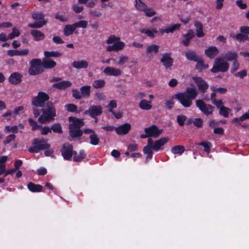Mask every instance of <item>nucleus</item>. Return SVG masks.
I'll use <instances>...</instances> for the list:
<instances>
[{
  "instance_id": "1",
  "label": "nucleus",
  "mask_w": 249,
  "mask_h": 249,
  "mask_svg": "<svg viewBox=\"0 0 249 249\" xmlns=\"http://www.w3.org/2000/svg\"><path fill=\"white\" fill-rule=\"evenodd\" d=\"M198 92L195 87H188L184 92L175 95V98L185 107H189L193 104V100L195 99Z\"/></svg>"
},
{
  "instance_id": "64",
  "label": "nucleus",
  "mask_w": 249,
  "mask_h": 249,
  "mask_svg": "<svg viewBox=\"0 0 249 249\" xmlns=\"http://www.w3.org/2000/svg\"><path fill=\"white\" fill-rule=\"evenodd\" d=\"M144 11L145 12L146 15L149 17H152L156 14V12L151 8H146V10Z\"/></svg>"
},
{
  "instance_id": "16",
  "label": "nucleus",
  "mask_w": 249,
  "mask_h": 249,
  "mask_svg": "<svg viewBox=\"0 0 249 249\" xmlns=\"http://www.w3.org/2000/svg\"><path fill=\"white\" fill-rule=\"evenodd\" d=\"M131 129V125L128 123H125L117 127H116L115 131L119 135H125L128 133Z\"/></svg>"
},
{
  "instance_id": "26",
  "label": "nucleus",
  "mask_w": 249,
  "mask_h": 249,
  "mask_svg": "<svg viewBox=\"0 0 249 249\" xmlns=\"http://www.w3.org/2000/svg\"><path fill=\"white\" fill-rule=\"evenodd\" d=\"M196 27V35L198 37H201L204 36L205 34L203 31V25L199 21H196L194 23Z\"/></svg>"
},
{
  "instance_id": "41",
  "label": "nucleus",
  "mask_w": 249,
  "mask_h": 249,
  "mask_svg": "<svg viewBox=\"0 0 249 249\" xmlns=\"http://www.w3.org/2000/svg\"><path fill=\"white\" fill-rule=\"evenodd\" d=\"M231 111V109L228 107H223L220 108L219 113L225 118L229 117V113Z\"/></svg>"
},
{
  "instance_id": "48",
  "label": "nucleus",
  "mask_w": 249,
  "mask_h": 249,
  "mask_svg": "<svg viewBox=\"0 0 249 249\" xmlns=\"http://www.w3.org/2000/svg\"><path fill=\"white\" fill-rule=\"evenodd\" d=\"M4 132L6 133H9L10 132L13 133H17L18 132V126L17 125H14L13 126L10 127V126H6L4 128Z\"/></svg>"
},
{
  "instance_id": "49",
  "label": "nucleus",
  "mask_w": 249,
  "mask_h": 249,
  "mask_svg": "<svg viewBox=\"0 0 249 249\" xmlns=\"http://www.w3.org/2000/svg\"><path fill=\"white\" fill-rule=\"evenodd\" d=\"M32 18L36 21L45 20L44 15L41 13H34L32 14Z\"/></svg>"
},
{
  "instance_id": "47",
  "label": "nucleus",
  "mask_w": 249,
  "mask_h": 249,
  "mask_svg": "<svg viewBox=\"0 0 249 249\" xmlns=\"http://www.w3.org/2000/svg\"><path fill=\"white\" fill-rule=\"evenodd\" d=\"M187 120L186 116L183 115H180L177 116V120L179 125L182 126L184 125V122Z\"/></svg>"
},
{
  "instance_id": "30",
  "label": "nucleus",
  "mask_w": 249,
  "mask_h": 249,
  "mask_svg": "<svg viewBox=\"0 0 249 249\" xmlns=\"http://www.w3.org/2000/svg\"><path fill=\"white\" fill-rule=\"evenodd\" d=\"M90 86H84L81 87L80 89L82 97L85 98L89 97L90 93Z\"/></svg>"
},
{
  "instance_id": "38",
  "label": "nucleus",
  "mask_w": 249,
  "mask_h": 249,
  "mask_svg": "<svg viewBox=\"0 0 249 249\" xmlns=\"http://www.w3.org/2000/svg\"><path fill=\"white\" fill-rule=\"evenodd\" d=\"M105 81L102 79L95 80L92 83V86L95 89H100L105 85Z\"/></svg>"
},
{
  "instance_id": "43",
  "label": "nucleus",
  "mask_w": 249,
  "mask_h": 249,
  "mask_svg": "<svg viewBox=\"0 0 249 249\" xmlns=\"http://www.w3.org/2000/svg\"><path fill=\"white\" fill-rule=\"evenodd\" d=\"M44 55L46 58H49L50 57H59L61 55V53L58 52H44Z\"/></svg>"
},
{
  "instance_id": "42",
  "label": "nucleus",
  "mask_w": 249,
  "mask_h": 249,
  "mask_svg": "<svg viewBox=\"0 0 249 249\" xmlns=\"http://www.w3.org/2000/svg\"><path fill=\"white\" fill-rule=\"evenodd\" d=\"M235 38L239 42H244L245 40H249V37L247 35L242 33L237 34L235 36Z\"/></svg>"
},
{
  "instance_id": "61",
  "label": "nucleus",
  "mask_w": 249,
  "mask_h": 249,
  "mask_svg": "<svg viewBox=\"0 0 249 249\" xmlns=\"http://www.w3.org/2000/svg\"><path fill=\"white\" fill-rule=\"evenodd\" d=\"M108 107L109 108V111L111 112H113L112 109L117 107L116 101L114 100H111L110 103L108 105Z\"/></svg>"
},
{
  "instance_id": "60",
  "label": "nucleus",
  "mask_w": 249,
  "mask_h": 249,
  "mask_svg": "<svg viewBox=\"0 0 249 249\" xmlns=\"http://www.w3.org/2000/svg\"><path fill=\"white\" fill-rule=\"evenodd\" d=\"M89 14L90 16L93 17H100L102 16V13L96 10H90L89 11Z\"/></svg>"
},
{
  "instance_id": "21",
  "label": "nucleus",
  "mask_w": 249,
  "mask_h": 249,
  "mask_svg": "<svg viewBox=\"0 0 249 249\" xmlns=\"http://www.w3.org/2000/svg\"><path fill=\"white\" fill-rule=\"evenodd\" d=\"M140 32L146 35L149 37L154 38L155 34L158 33V30L156 28H142L140 30Z\"/></svg>"
},
{
  "instance_id": "39",
  "label": "nucleus",
  "mask_w": 249,
  "mask_h": 249,
  "mask_svg": "<svg viewBox=\"0 0 249 249\" xmlns=\"http://www.w3.org/2000/svg\"><path fill=\"white\" fill-rule=\"evenodd\" d=\"M89 139H90V143L94 145H96L98 144L99 142V138H98L97 135L95 133V132L89 135Z\"/></svg>"
},
{
  "instance_id": "7",
  "label": "nucleus",
  "mask_w": 249,
  "mask_h": 249,
  "mask_svg": "<svg viewBox=\"0 0 249 249\" xmlns=\"http://www.w3.org/2000/svg\"><path fill=\"white\" fill-rule=\"evenodd\" d=\"M196 105L202 112L207 116L212 114L213 112V107L211 105L206 104L202 100H196Z\"/></svg>"
},
{
  "instance_id": "34",
  "label": "nucleus",
  "mask_w": 249,
  "mask_h": 249,
  "mask_svg": "<svg viewBox=\"0 0 249 249\" xmlns=\"http://www.w3.org/2000/svg\"><path fill=\"white\" fill-rule=\"evenodd\" d=\"M28 189L32 192H40L42 191V186L40 185L35 184L32 182H30L28 184Z\"/></svg>"
},
{
  "instance_id": "13",
  "label": "nucleus",
  "mask_w": 249,
  "mask_h": 249,
  "mask_svg": "<svg viewBox=\"0 0 249 249\" xmlns=\"http://www.w3.org/2000/svg\"><path fill=\"white\" fill-rule=\"evenodd\" d=\"M193 80L195 81L198 89L201 92L204 93L209 88L208 83L201 77H193Z\"/></svg>"
},
{
  "instance_id": "53",
  "label": "nucleus",
  "mask_w": 249,
  "mask_h": 249,
  "mask_svg": "<svg viewBox=\"0 0 249 249\" xmlns=\"http://www.w3.org/2000/svg\"><path fill=\"white\" fill-rule=\"evenodd\" d=\"M199 145L203 146L204 147V151L209 153L211 150V146L212 145L211 142H200Z\"/></svg>"
},
{
  "instance_id": "6",
  "label": "nucleus",
  "mask_w": 249,
  "mask_h": 249,
  "mask_svg": "<svg viewBox=\"0 0 249 249\" xmlns=\"http://www.w3.org/2000/svg\"><path fill=\"white\" fill-rule=\"evenodd\" d=\"M29 73L32 75H37L43 71L42 61L40 59H33L30 62Z\"/></svg>"
},
{
  "instance_id": "12",
  "label": "nucleus",
  "mask_w": 249,
  "mask_h": 249,
  "mask_svg": "<svg viewBox=\"0 0 249 249\" xmlns=\"http://www.w3.org/2000/svg\"><path fill=\"white\" fill-rule=\"evenodd\" d=\"M61 153L65 160H70L71 158L72 154L74 155V152L73 151L72 146L69 143H64L61 149Z\"/></svg>"
},
{
  "instance_id": "45",
  "label": "nucleus",
  "mask_w": 249,
  "mask_h": 249,
  "mask_svg": "<svg viewBox=\"0 0 249 249\" xmlns=\"http://www.w3.org/2000/svg\"><path fill=\"white\" fill-rule=\"evenodd\" d=\"M86 157V154L84 151H81L79 155H77L76 153L74 152L73 156V160L75 161H80Z\"/></svg>"
},
{
  "instance_id": "44",
  "label": "nucleus",
  "mask_w": 249,
  "mask_h": 249,
  "mask_svg": "<svg viewBox=\"0 0 249 249\" xmlns=\"http://www.w3.org/2000/svg\"><path fill=\"white\" fill-rule=\"evenodd\" d=\"M51 129L54 132L57 133L58 134H62L63 133L61 126L59 124H53L51 126Z\"/></svg>"
},
{
  "instance_id": "18",
  "label": "nucleus",
  "mask_w": 249,
  "mask_h": 249,
  "mask_svg": "<svg viewBox=\"0 0 249 249\" xmlns=\"http://www.w3.org/2000/svg\"><path fill=\"white\" fill-rule=\"evenodd\" d=\"M218 53L219 51L215 46L209 47L205 51V54L210 59H213Z\"/></svg>"
},
{
  "instance_id": "37",
  "label": "nucleus",
  "mask_w": 249,
  "mask_h": 249,
  "mask_svg": "<svg viewBox=\"0 0 249 249\" xmlns=\"http://www.w3.org/2000/svg\"><path fill=\"white\" fill-rule=\"evenodd\" d=\"M237 57V54L234 52H228L226 53L224 56V59L228 61H232L235 60Z\"/></svg>"
},
{
  "instance_id": "14",
  "label": "nucleus",
  "mask_w": 249,
  "mask_h": 249,
  "mask_svg": "<svg viewBox=\"0 0 249 249\" xmlns=\"http://www.w3.org/2000/svg\"><path fill=\"white\" fill-rule=\"evenodd\" d=\"M104 73L107 75L119 76L122 74L123 71L119 68L112 67H107L104 70Z\"/></svg>"
},
{
  "instance_id": "22",
  "label": "nucleus",
  "mask_w": 249,
  "mask_h": 249,
  "mask_svg": "<svg viewBox=\"0 0 249 249\" xmlns=\"http://www.w3.org/2000/svg\"><path fill=\"white\" fill-rule=\"evenodd\" d=\"M71 65L77 69H86L89 66V63L87 61L84 60L74 61L72 63Z\"/></svg>"
},
{
  "instance_id": "4",
  "label": "nucleus",
  "mask_w": 249,
  "mask_h": 249,
  "mask_svg": "<svg viewBox=\"0 0 249 249\" xmlns=\"http://www.w3.org/2000/svg\"><path fill=\"white\" fill-rule=\"evenodd\" d=\"M229 68V64L223 58L219 57L215 59L211 71L213 73L224 72L228 71Z\"/></svg>"
},
{
  "instance_id": "51",
  "label": "nucleus",
  "mask_w": 249,
  "mask_h": 249,
  "mask_svg": "<svg viewBox=\"0 0 249 249\" xmlns=\"http://www.w3.org/2000/svg\"><path fill=\"white\" fill-rule=\"evenodd\" d=\"M128 60V57L127 56L122 55L120 56L118 61V64L122 66L126 63Z\"/></svg>"
},
{
  "instance_id": "36",
  "label": "nucleus",
  "mask_w": 249,
  "mask_h": 249,
  "mask_svg": "<svg viewBox=\"0 0 249 249\" xmlns=\"http://www.w3.org/2000/svg\"><path fill=\"white\" fill-rule=\"evenodd\" d=\"M135 6L138 10L144 11L146 10V5L142 2L141 0H135Z\"/></svg>"
},
{
  "instance_id": "33",
  "label": "nucleus",
  "mask_w": 249,
  "mask_h": 249,
  "mask_svg": "<svg viewBox=\"0 0 249 249\" xmlns=\"http://www.w3.org/2000/svg\"><path fill=\"white\" fill-rule=\"evenodd\" d=\"M185 151V148L182 145H176L173 147L171 149V152L174 154L181 155Z\"/></svg>"
},
{
  "instance_id": "19",
  "label": "nucleus",
  "mask_w": 249,
  "mask_h": 249,
  "mask_svg": "<svg viewBox=\"0 0 249 249\" xmlns=\"http://www.w3.org/2000/svg\"><path fill=\"white\" fill-rule=\"evenodd\" d=\"M125 46L124 43L123 42L118 41L113 45L108 46L107 47V52L111 51H118L122 50Z\"/></svg>"
},
{
  "instance_id": "35",
  "label": "nucleus",
  "mask_w": 249,
  "mask_h": 249,
  "mask_svg": "<svg viewBox=\"0 0 249 249\" xmlns=\"http://www.w3.org/2000/svg\"><path fill=\"white\" fill-rule=\"evenodd\" d=\"M180 24L179 23L171 25L170 26L164 29L163 32H165L167 34L173 33L174 32L180 29Z\"/></svg>"
},
{
  "instance_id": "20",
  "label": "nucleus",
  "mask_w": 249,
  "mask_h": 249,
  "mask_svg": "<svg viewBox=\"0 0 249 249\" xmlns=\"http://www.w3.org/2000/svg\"><path fill=\"white\" fill-rule=\"evenodd\" d=\"M72 83L69 81H63L58 83L53 84V87L57 88L59 89H65L71 87Z\"/></svg>"
},
{
  "instance_id": "29",
  "label": "nucleus",
  "mask_w": 249,
  "mask_h": 249,
  "mask_svg": "<svg viewBox=\"0 0 249 249\" xmlns=\"http://www.w3.org/2000/svg\"><path fill=\"white\" fill-rule=\"evenodd\" d=\"M196 62V68L199 71L206 69L209 67V65L204 63V60L201 57L198 58V61Z\"/></svg>"
},
{
  "instance_id": "58",
  "label": "nucleus",
  "mask_w": 249,
  "mask_h": 249,
  "mask_svg": "<svg viewBox=\"0 0 249 249\" xmlns=\"http://www.w3.org/2000/svg\"><path fill=\"white\" fill-rule=\"evenodd\" d=\"M193 124L197 127H201L203 124V120L201 118L194 119Z\"/></svg>"
},
{
  "instance_id": "59",
  "label": "nucleus",
  "mask_w": 249,
  "mask_h": 249,
  "mask_svg": "<svg viewBox=\"0 0 249 249\" xmlns=\"http://www.w3.org/2000/svg\"><path fill=\"white\" fill-rule=\"evenodd\" d=\"M247 75V71L245 70H243L239 72H236L234 74V75L236 77H239L242 79Z\"/></svg>"
},
{
  "instance_id": "15",
  "label": "nucleus",
  "mask_w": 249,
  "mask_h": 249,
  "mask_svg": "<svg viewBox=\"0 0 249 249\" xmlns=\"http://www.w3.org/2000/svg\"><path fill=\"white\" fill-rule=\"evenodd\" d=\"M160 62L166 68L171 67L173 64V59L170 56V54L166 53L162 54Z\"/></svg>"
},
{
  "instance_id": "32",
  "label": "nucleus",
  "mask_w": 249,
  "mask_h": 249,
  "mask_svg": "<svg viewBox=\"0 0 249 249\" xmlns=\"http://www.w3.org/2000/svg\"><path fill=\"white\" fill-rule=\"evenodd\" d=\"M76 29L74 23L71 25H66L64 29V34L66 36H68L73 34V32Z\"/></svg>"
},
{
  "instance_id": "8",
  "label": "nucleus",
  "mask_w": 249,
  "mask_h": 249,
  "mask_svg": "<svg viewBox=\"0 0 249 249\" xmlns=\"http://www.w3.org/2000/svg\"><path fill=\"white\" fill-rule=\"evenodd\" d=\"M49 99V96L47 94L44 92H39L37 95L33 98L32 104L36 107H42Z\"/></svg>"
},
{
  "instance_id": "52",
  "label": "nucleus",
  "mask_w": 249,
  "mask_h": 249,
  "mask_svg": "<svg viewBox=\"0 0 249 249\" xmlns=\"http://www.w3.org/2000/svg\"><path fill=\"white\" fill-rule=\"evenodd\" d=\"M20 34V33L18 29L16 28H14L12 30V32L8 36L9 39H12L16 36H18Z\"/></svg>"
},
{
  "instance_id": "24",
  "label": "nucleus",
  "mask_w": 249,
  "mask_h": 249,
  "mask_svg": "<svg viewBox=\"0 0 249 249\" xmlns=\"http://www.w3.org/2000/svg\"><path fill=\"white\" fill-rule=\"evenodd\" d=\"M31 34L36 41L42 40L45 38L44 34L38 30H32L31 31Z\"/></svg>"
},
{
  "instance_id": "23",
  "label": "nucleus",
  "mask_w": 249,
  "mask_h": 249,
  "mask_svg": "<svg viewBox=\"0 0 249 249\" xmlns=\"http://www.w3.org/2000/svg\"><path fill=\"white\" fill-rule=\"evenodd\" d=\"M195 36V34L192 30H189L187 34L183 36L184 39L182 40V43L186 46L189 44L190 41Z\"/></svg>"
},
{
  "instance_id": "11",
  "label": "nucleus",
  "mask_w": 249,
  "mask_h": 249,
  "mask_svg": "<svg viewBox=\"0 0 249 249\" xmlns=\"http://www.w3.org/2000/svg\"><path fill=\"white\" fill-rule=\"evenodd\" d=\"M163 131L162 129H159L156 125H152L144 129V132L148 134L149 137L157 138L160 136Z\"/></svg>"
},
{
  "instance_id": "9",
  "label": "nucleus",
  "mask_w": 249,
  "mask_h": 249,
  "mask_svg": "<svg viewBox=\"0 0 249 249\" xmlns=\"http://www.w3.org/2000/svg\"><path fill=\"white\" fill-rule=\"evenodd\" d=\"M148 140V145L152 146L153 150L158 151L160 150L162 146L168 142L169 138L168 137H162L155 142L151 138H149Z\"/></svg>"
},
{
  "instance_id": "2",
  "label": "nucleus",
  "mask_w": 249,
  "mask_h": 249,
  "mask_svg": "<svg viewBox=\"0 0 249 249\" xmlns=\"http://www.w3.org/2000/svg\"><path fill=\"white\" fill-rule=\"evenodd\" d=\"M41 111L42 113L38 118V121L40 123L44 124L54 120L56 111L52 103L48 102L44 108L41 109Z\"/></svg>"
},
{
  "instance_id": "25",
  "label": "nucleus",
  "mask_w": 249,
  "mask_h": 249,
  "mask_svg": "<svg viewBox=\"0 0 249 249\" xmlns=\"http://www.w3.org/2000/svg\"><path fill=\"white\" fill-rule=\"evenodd\" d=\"M56 62L53 60L45 58L43 59L42 60V66L43 67L46 69H52L54 68L56 66Z\"/></svg>"
},
{
  "instance_id": "27",
  "label": "nucleus",
  "mask_w": 249,
  "mask_h": 249,
  "mask_svg": "<svg viewBox=\"0 0 249 249\" xmlns=\"http://www.w3.org/2000/svg\"><path fill=\"white\" fill-rule=\"evenodd\" d=\"M185 55L186 58L190 60L196 62L198 61L200 56H198L194 51H188L185 53Z\"/></svg>"
},
{
  "instance_id": "5",
  "label": "nucleus",
  "mask_w": 249,
  "mask_h": 249,
  "mask_svg": "<svg viewBox=\"0 0 249 249\" xmlns=\"http://www.w3.org/2000/svg\"><path fill=\"white\" fill-rule=\"evenodd\" d=\"M32 144L33 146L28 150L31 153H37L40 150L48 149L50 147V144L47 143L46 141L44 139H35Z\"/></svg>"
},
{
  "instance_id": "56",
  "label": "nucleus",
  "mask_w": 249,
  "mask_h": 249,
  "mask_svg": "<svg viewBox=\"0 0 249 249\" xmlns=\"http://www.w3.org/2000/svg\"><path fill=\"white\" fill-rule=\"evenodd\" d=\"M65 107L66 109L70 112H74L77 109V106L72 104H67Z\"/></svg>"
},
{
  "instance_id": "50",
  "label": "nucleus",
  "mask_w": 249,
  "mask_h": 249,
  "mask_svg": "<svg viewBox=\"0 0 249 249\" xmlns=\"http://www.w3.org/2000/svg\"><path fill=\"white\" fill-rule=\"evenodd\" d=\"M76 28H86L88 26V22L86 20H80L74 23Z\"/></svg>"
},
{
  "instance_id": "46",
  "label": "nucleus",
  "mask_w": 249,
  "mask_h": 249,
  "mask_svg": "<svg viewBox=\"0 0 249 249\" xmlns=\"http://www.w3.org/2000/svg\"><path fill=\"white\" fill-rule=\"evenodd\" d=\"M28 121L30 125L32 127V130H35L41 127V126L38 125L37 122L34 121L32 118H29Z\"/></svg>"
},
{
  "instance_id": "54",
  "label": "nucleus",
  "mask_w": 249,
  "mask_h": 249,
  "mask_svg": "<svg viewBox=\"0 0 249 249\" xmlns=\"http://www.w3.org/2000/svg\"><path fill=\"white\" fill-rule=\"evenodd\" d=\"M72 97L75 99H80L82 97L81 91H79L76 89H72Z\"/></svg>"
},
{
  "instance_id": "31",
  "label": "nucleus",
  "mask_w": 249,
  "mask_h": 249,
  "mask_svg": "<svg viewBox=\"0 0 249 249\" xmlns=\"http://www.w3.org/2000/svg\"><path fill=\"white\" fill-rule=\"evenodd\" d=\"M160 46L156 44H153L147 47L146 53L149 54H156L159 51Z\"/></svg>"
},
{
  "instance_id": "55",
  "label": "nucleus",
  "mask_w": 249,
  "mask_h": 249,
  "mask_svg": "<svg viewBox=\"0 0 249 249\" xmlns=\"http://www.w3.org/2000/svg\"><path fill=\"white\" fill-rule=\"evenodd\" d=\"M120 40V38L118 37H116L115 36L112 35L109 37L108 39L107 40V43L111 44V43H115L118 41H119Z\"/></svg>"
},
{
  "instance_id": "3",
  "label": "nucleus",
  "mask_w": 249,
  "mask_h": 249,
  "mask_svg": "<svg viewBox=\"0 0 249 249\" xmlns=\"http://www.w3.org/2000/svg\"><path fill=\"white\" fill-rule=\"evenodd\" d=\"M69 120L71 123L69 125L70 136L72 138L81 136L83 131L80 128L84 125L83 120L78 119L74 117H70Z\"/></svg>"
},
{
  "instance_id": "17",
  "label": "nucleus",
  "mask_w": 249,
  "mask_h": 249,
  "mask_svg": "<svg viewBox=\"0 0 249 249\" xmlns=\"http://www.w3.org/2000/svg\"><path fill=\"white\" fill-rule=\"evenodd\" d=\"M22 75L17 72L12 73L8 78L9 82L13 85H17L21 81Z\"/></svg>"
},
{
  "instance_id": "28",
  "label": "nucleus",
  "mask_w": 249,
  "mask_h": 249,
  "mask_svg": "<svg viewBox=\"0 0 249 249\" xmlns=\"http://www.w3.org/2000/svg\"><path fill=\"white\" fill-rule=\"evenodd\" d=\"M151 102L145 99L142 100L139 104V107L143 110H150L152 108Z\"/></svg>"
},
{
  "instance_id": "63",
  "label": "nucleus",
  "mask_w": 249,
  "mask_h": 249,
  "mask_svg": "<svg viewBox=\"0 0 249 249\" xmlns=\"http://www.w3.org/2000/svg\"><path fill=\"white\" fill-rule=\"evenodd\" d=\"M239 64L238 63V62L237 61H234L231 66V73L234 72L239 69Z\"/></svg>"
},
{
  "instance_id": "40",
  "label": "nucleus",
  "mask_w": 249,
  "mask_h": 249,
  "mask_svg": "<svg viewBox=\"0 0 249 249\" xmlns=\"http://www.w3.org/2000/svg\"><path fill=\"white\" fill-rule=\"evenodd\" d=\"M46 22L45 20H40L39 21H36L34 23L29 24L28 26L33 28H40L43 25H45Z\"/></svg>"
},
{
  "instance_id": "62",
  "label": "nucleus",
  "mask_w": 249,
  "mask_h": 249,
  "mask_svg": "<svg viewBox=\"0 0 249 249\" xmlns=\"http://www.w3.org/2000/svg\"><path fill=\"white\" fill-rule=\"evenodd\" d=\"M152 150H153V149H152V146L148 145V140L147 141V145L146 146H145L143 148V152L146 154L153 153Z\"/></svg>"
},
{
  "instance_id": "57",
  "label": "nucleus",
  "mask_w": 249,
  "mask_h": 249,
  "mask_svg": "<svg viewBox=\"0 0 249 249\" xmlns=\"http://www.w3.org/2000/svg\"><path fill=\"white\" fill-rule=\"evenodd\" d=\"M16 138V136L14 134H10L7 136L5 140L3 141L4 144L9 143L11 142L14 140Z\"/></svg>"
},
{
  "instance_id": "10",
  "label": "nucleus",
  "mask_w": 249,
  "mask_h": 249,
  "mask_svg": "<svg viewBox=\"0 0 249 249\" xmlns=\"http://www.w3.org/2000/svg\"><path fill=\"white\" fill-rule=\"evenodd\" d=\"M103 112V108L100 106L93 105L90 106L88 110L84 112L85 114H88L90 117L96 118L98 116L100 115Z\"/></svg>"
}]
</instances>
